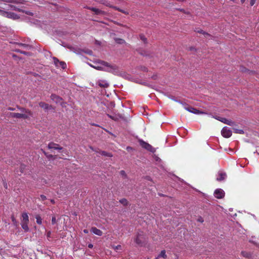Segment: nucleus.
<instances>
[{
    "label": "nucleus",
    "mask_w": 259,
    "mask_h": 259,
    "mask_svg": "<svg viewBox=\"0 0 259 259\" xmlns=\"http://www.w3.org/2000/svg\"><path fill=\"white\" fill-rule=\"evenodd\" d=\"M92 66L98 70L107 71L115 75H118L119 73V69L117 66L114 65H111L104 61H102L99 65Z\"/></svg>",
    "instance_id": "nucleus-1"
},
{
    "label": "nucleus",
    "mask_w": 259,
    "mask_h": 259,
    "mask_svg": "<svg viewBox=\"0 0 259 259\" xmlns=\"http://www.w3.org/2000/svg\"><path fill=\"white\" fill-rule=\"evenodd\" d=\"M30 111H26V113H10V116L13 118L27 119L32 116Z\"/></svg>",
    "instance_id": "nucleus-2"
},
{
    "label": "nucleus",
    "mask_w": 259,
    "mask_h": 259,
    "mask_svg": "<svg viewBox=\"0 0 259 259\" xmlns=\"http://www.w3.org/2000/svg\"><path fill=\"white\" fill-rule=\"evenodd\" d=\"M139 142L140 145L142 147V148L145 149L147 151H150L152 153H154L156 151V150L154 147H153L151 145L144 141L143 140H139Z\"/></svg>",
    "instance_id": "nucleus-3"
},
{
    "label": "nucleus",
    "mask_w": 259,
    "mask_h": 259,
    "mask_svg": "<svg viewBox=\"0 0 259 259\" xmlns=\"http://www.w3.org/2000/svg\"><path fill=\"white\" fill-rule=\"evenodd\" d=\"M221 133L224 137L228 138L231 136L232 132L229 128L225 126L222 129Z\"/></svg>",
    "instance_id": "nucleus-4"
},
{
    "label": "nucleus",
    "mask_w": 259,
    "mask_h": 259,
    "mask_svg": "<svg viewBox=\"0 0 259 259\" xmlns=\"http://www.w3.org/2000/svg\"><path fill=\"white\" fill-rule=\"evenodd\" d=\"M214 196L218 199L223 198L225 196V192L222 189H217L214 192Z\"/></svg>",
    "instance_id": "nucleus-5"
},
{
    "label": "nucleus",
    "mask_w": 259,
    "mask_h": 259,
    "mask_svg": "<svg viewBox=\"0 0 259 259\" xmlns=\"http://www.w3.org/2000/svg\"><path fill=\"white\" fill-rule=\"evenodd\" d=\"M53 60L54 64L56 67H61L62 69H65L66 67V64L64 62L59 61L56 58H54Z\"/></svg>",
    "instance_id": "nucleus-6"
},
{
    "label": "nucleus",
    "mask_w": 259,
    "mask_h": 259,
    "mask_svg": "<svg viewBox=\"0 0 259 259\" xmlns=\"http://www.w3.org/2000/svg\"><path fill=\"white\" fill-rule=\"evenodd\" d=\"M185 109L186 110L188 111L189 112L193 113L195 114H205L204 112L200 111L199 110L192 107H185Z\"/></svg>",
    "instance_id": "nucleus-7"
},
{
    "label": "nucleus",
    "mask_w": 259,
    "mask_h": 259,
    "mask_svg": "<svg viewBox=\"0 0 259 259\" xmlns=\"http://www.w3.org/2000/svg\"><path fill=\"white\" fill-rule=\"evenodd\" d=\"M5 7H1V8L5 11L15 10L18 11L19 9L17 8L15 6L10 4H5Z\"/></svg>",
    "instance_id": "nucleus-8"
},
{
    "label": "nucleus",
    "mask_w": 259,
    "mask_h": 259,
    "mask_svg": "<svg viewBox=\"0 0 259 259\" xmlns=\"http://www.w3.org/2000/svg\"><path fill=\"white\" fill-rule=\"evenodd\" d=\"M226 177L227 175L225 172L220 171L217 175L216 179L218 181H222L225 180Z\"/></svg>",
    "instance_id": "nucleus-9"
},
{
    "label": "nucleus",
    "mask_w": 259,
    "mask_h": 259,
    "mask_svg": "<svg viewBox=\"0 0 259 259\" xmlns=\"http://www.w3.org/2000/svg\"><path fill=\"white\" fill-rule=\"evenodd\" d=\"M143 234L142 233H138L136 236V237L135 238V242L139 245L142 246L143 244Z\"/></svg>",
    "instance_id": "nucleus-10"
},
{
    "label": "nucleus",
    "mask_w": 259,
    "mask_h": 259,
    "mask_svg": "<svg viewBox=\"0 0 259 259\" xmlns=\"http://www.w3.org/2000/svg\"><path fill=\"white\" fill-rule=\"evenodd\" d=\"M48 148L49 149H54V150H61L63 148L59 146V145L57 144L54 143H50L48 145Z\"/></svg>",
    "instance_id": "nucleus-11"
},
{
    "label": "nucleus",
    "mask_w": 259,
    "mask_h": 259,
    "mask_svg": "<svg viewBox=\"0 0 259 259\" xmlns=\"http://www.w3.org/2000/svg\"><path fill=\"white\" fill-rule=\"evenodd\" d=\"M39 106L41 108H43L45 111H47L52 108V106L49 105L48 104H47L43 102H39Z\"/></svg>",
    "instance_id": "nucleus-12"
},
{
    "label": "nucleus",
    "mask_w": 259,
    "mask_h": 259,
    "mask_svg": "<svg viewBox=\"0 0 259 259\" xmlns=\"http://www.w3.org/2000/svg\"><path fill=\"white\" fill-rule=\"evenodd\" d=\"M51 99L56 103H62V99L58 96L53 94L51 96Z\"/></svg>",
    "instance_id": "nucleus-13"
},
{
    "label": "nucleus",
    "mask_w": 259,
    "mask_h": 259,
    "mask_svg": "<svg viewBox=\"0 0 259 259\" xmlns=\"http://www.w3.org/2000/svg\"><path fill=\"white\" fill-rule=\"evenodd\" d=\"M88 9L94 12L96 15H104L105 14L104 11L96 8L89 7Z\"/></svg>",
    "instance_id": "nucleus-14"
},
{
    "label": "nucleus",
    "mask_w": 259,
    "mask_h": 259,
    "mask_svg": "<svg viewBox=\"0 0 259 259\" xmlns=\"http://www.w3.org/2000/svg\"><path fill=\"white\" fill-rule=\"evenodd\" d=\"M98 84L101 88H107L109 83L106 80H100L98 82Z\"/></svg>",
    "instance_id": "nucleus-15"
},
{
    "label": "nucleus",
    "mask_w": 259,
    "mask_h": 259,
    "mask_svg": "<svg viewBox=\"0 0 259 259\" xmlns=\"http://www.w3.org/2000/svg\"><path fill=\"white\" fill-rule=\"evenodd\" d=\"M91 231L93 233H94L97 235H98V236H102V234H103L102 232L100 230L96 228V227L92 228Z\"/></svg>",
    "instance_id": "nucleus-16"
},
{
    "label": "nucleus",
    "mask_w": 259,
    "mask_h": 259,
    "mask_svg": "<svg viewBox=\"0 0 259 259\" xmlns=\"http://www.w3.org/2000/svg\"><path fill=\"white\" fill-rule=\"evenodd\" d=\"M5 16L13 19H16L19 18V17L17 14L12 12H7V14Z\"/></svg>",
    "instance_id": "nucleus-17"
},
{
    "label": "nucleus",
    "mask_w": 259,
    "mask_h": 259,
    "mask_svg": "<svg viewBox=\"0 0 259 259\" xmlns=\"http://www.w3.org/2000/svg\"><path fill=\"white\" fill-rule=\"evenodd\" d=\"M160 257H162L163 258H166L167 257L165 250H162L159 254L155 259H159Z\"/></svg>",
    "instance_id": "nucleus-18"
},
{
    "label": "nucleus",
    "mask_w": 259,
    "mask_h": 259,
    "mask_svg": "<svg viewBox=\"0 0 259 259\" xmlns=\"http://www.w3.org/2000/svg\"><path fill=\"white\" fill-rule=\"evenodd\" d=\"M22 222H28L29 218L27 213H23L22 214Z\"/></svg>",
    "instance_id": "nucleus-19"
},
{
    "label": "nucleus",
    "mask_w": 259,
    "mask_h": 259,
    "mask_svg": "<svg viewBox=\"0 0 259 259\" xmlns=\"http://www.w3.org/2000/svg\"><path fill=\"white\" fill-rule=\"evenodd\" d=\"M28 223V222H22L21 223L22 228L25 232H28L29 231Z\"/></svg>",
    "instance_id": "nucleus-20"
},
{
    "label": "nucleus",
    "mask_w": 259,
    "mask_h": 259,
    "mask_svg": "<svg viewBox=\"0 0 259 259\" xmlns=\"http://www.w3.org/2000/svg\"><path fill=\"white\" fill-rule=\"evenodd\" d=\"M6 2L10 3H15V4H23L24 1L23 0H7Z\"/></svg>",
    "instance_id": "nucleus-21"
},
{
    "label": "nucleus",
    "mask_w": 259,
    "mask_h": 259,
    "mask_svg": "<svg viewBox=\"0 0 259 259\" xmlns=\"http://www.w3.org/2000/svg\"><path fill=\"white\" fill-rule=\"evenodd\" d=\"M35 219L36 220V223L40 225L42 223V219L39 215H36L35 217Z\"/></svg>",
    "instance_id": "nucleus-22"
},
{
    "label": "nucleus",
    "mask_w": 259,
    "mask_h": 259,
    "mask_svg": "<svg viewBox=\"0 0 259 259\" xmlns=\"http://www.w3.org/2000/svg\"><path fill=\"white\" fill-rule=\"evenodd\" d=\"M115 41L117 43L119 44H122L125 43L124 40H123V39H121V38H115Z\"/></svg>",
    "instance_id": "nucleus-23"
},
{
    "label": "nucleus",
    "mask_w": 259,
    "mask_h": 259,
    "mask_svg": "<svg viewBox=\"0 0 259 259\" xmlns=\"http://www.w3.org/2000/svg\"><path fill=\"white\" fill-rule=\"evenodd\" d=\"M119 202L125 206L127 205L128 203L127 200L125 198L121 199L119 200Z\"/></svg>",
    "instance_id": "nucleus-24"
},
{
    "label": "nucleus",
    "mask_w": 259,
    "mask_h": 259,
    "mask_svg": "<svg viewBox=\"0 0 259 259\" xmlns=\"http://www.w3.org/2000/svg\"><path fill=\"white\" fill-rule=\"evenodd\" d=\"M11 220H12V222H13V223L14 225L15 226H17V225H18V223H17V222L15 218L14 217V215H12L11 216Z\"/></svg>",
    "instance_id": "nucleus-25"
},
{
    "label": "nucleus",
    "mask_w": 259,
    "mask_h": 259,
    "mask_svg": "<svg viewBox=\"0 0 259 259\" xmlns=\"http://www.w3.org/2000/svg\"><path fill=\"white\" fill-rule=\"evenodd\" d=\"M100 153L104 156H108V157H111L112 155L110 153H107L105 151H102L100 152Z\"/></svg>",
    "instance_id": "nucleus-26"
},
{
    "label": "nucleus",
    "mask_w": 259,
    "mask_h": 259,
    "mask_svg": "<svg viewBox=\"0 0 259 259\" xmlns=\"http://www.w3.org/2000/svg\"><path fill=\"white\" fill-rule=\"evenodd\" d=\"M234 131L236 134H243L244 132L242 130H239L237 128H233Z\"/></svg>",
    "instance_id": "nucleus-27"
},
{
    "label": "nucleus",
    "mask_w": 259,
    "mask_h": 259,
    "mask_svg": "<svg viewBox=\"0 0 259 259\" xmlns=\"http://www.w3.org/2000/svg\"><path fill=\"white\" fill-rule=\"evenodd\" d=\"M217 119L225 124H227L228 120V119H226V118H221V117H219Z\"/></svg>",
    "instance_id": "nucleus-28"
},
{
    "label": "nucleus",
    "mask_w": 259,
    "mask_h": 259,
    "mask_svg": "<svg viewBox=\"0 0 259 259\" xmlns=\"http://www.w3.org/2000/svg\"><path fill=\"white\" fill-rule=\"evenodd\" d=\"M7 14V11H5L4 9L0 8V15L2 16H5Z\"/></svg>",
    "instance_id": "nucleus-29"
},
{
    "label": "nucleus",
    "mask_w": 259,
    "mask_h": 259,
    "mask_svg": "<svg viewBox=\"0 0 259 259\" xmlns=\"http://www.w3.org/2000/svg\"><path fill=\"white\" fill-rule=\"evenodd\" d=\"M113 8H114V9H115V10H118V11H120V12H122V13H124V14H128V12H127L126 11H124V10H121V9H119V8H117V7H113Z\"/></svg>",
    "instance_id": "nucleus-30"
},
{
    "label": "nucleus",
    "mask_w": 259,
    "mask_h": 259,
    "mask_svg": "<svg viewBox=\"0 0 259 259\" xmlns=\"http://www.w3.org/2000/svg\"><path fill=\"white\" fill-rule=\"evenodd\" d=\"M112 247L115 250H121L122 248L120 245H118L117 246H113Z\"/></svg>",
    "instance_id": "nucleus-31"
},
{
    "label": "nucleus",
    "mask_w": 259,
    "mask_h": 259,
    "mask_svg": "<svg viewBox=\"0 0 259 259\" xmlns=\"http://www.w3.org/2000/svg\"><path fill=\"white\" fill-rule=\"evenodd\" d=\"M241 254H242V255L243 256H245L246 257H249L250 256V254L249 253H247V252H244V251H242L241 252Z\"/></svg>",
    "instance_id": "nucleus-32"
},
{
    "label": "nucleus",
    "mask_w": 259,
    "mask_h": 259,
    "mask_svg": "<svg viewBox=\"0 0 259 259\" xmlns=\"http://www.w3.org/2000/svg\"><path fill=\"white\" fill-rule=\"evenodd\" d=\"M141 39L144 42L146 43L147 42V38L143 35H140V36Z\"/></svg>",
    "instance_id": "nucleus-33"
},
{
    "label": "nucleus",
    "mask_w": 259,
    "mask_h": 259,
    "mask_svg": "<svg viewBox=\"0 0 259 259\" xmlns=\"http://www.w3.org/2000/svg\"><path fill=\"white\" fill-rule=\"evenodd\" d=\"M227 124L231 125V126H233V125H235V123L234 121H233L232 120H228Z\"/></svg>",
    "instance_id": "nucleus-34"
},
{
    "label": "nucleus",
    "mask_w": 259,
    "mask_h": 259,
    "mask_svg": "<svg viewBox=\"0 0 259 259\" xmlns=\"http://www.w3.org/2000/svg\"><path fill=\"white\" fill-rule=\"evenodd\" d=\"M18 108L21 110L22 112H24V113H26V111H29V110H27L25 108H20V107H18Z\"/></svg>",
    "instance_id": "nucleus-35"
},
{
    "label": "nucleus",
    "mask_w": 259,
    "mask_h": 259,
    "mask_svg": "<svg viewBox=\"0 0 259 259\" xmlns=\"http://www.w3.org/2000/svg\"><path fill=\"white\" fill-rule=\"evenodd\" d=\"M120 174L121 175H122L123 177L126 178V174L124 170H121L120 172Z\"/></svg>",
    "instance_id": "nucleus-36"
},
{
    "label": "nucleus",
    "mask_w": 259,
    "mask_h": 259,
    "mask_svg": "<svg viewBox=\"0 0 259 259\" xmlns=\"http://www.w3.org/2000/svg\"><path fill=\"white\" fill-rule=\"evenodd\" d=\"M25 167V166L24 165H21L20 166V171L22 173L24 172V169Z\"/></svg>",
    "instance_id": "nucleus-37"
},
{
    "label": "nucleus",
    "mask_w": 259,
    "mask_h": 259,
    "mask_svg": "<svg viewBox=\"0 0 259 259\" xmlns=\"http://www.w3.org/2000/svg\"><path fill=\"white\" fill-rule=\"evenodd\" d=\"M197 221L198 222H200V223H203L204 220H203V219L201 217H200L198 218L197 219Z\"/></svg>",
    "instance_id": "nucleus-38"
},
{
    "label": "nucleus",
    "mask_w": 259,
    "mask_h": 259,
    "mask_svg": "<svg viewBox=\"0 0 259 259\" xmlns=\"http://www.w3.org/2000/svg\"><path fill=\"white\" fill-rule=\"evenodd\" d=\"M56 223V219L55 217H52V224H55Z\"/></svg>",
    "instance_id": "nucleus-39"
},
{
    "label": "nucleus",
    "mask_w": 259,
    "mask_h": 259,
    "mask_svg": "<svg viewBox=\"0 0 259 259\" xmlns=\"http://www.w3.org/2000/svg\"><path fill=\"white\" fill-rule=\"evenodd\" d=\"M255 2H256V0H250V5L251 6L254 5V4H255Z\"/></svg>",
    "instance_id": "nucleus-40"
},
{
    "label": "nucleus",
    "mask_w": 259,
    "mask_h": 259,
    "mask_svg": "<svg viewBox=\"0 0 259 259\" xmlns=\"http://www.w3.org/2000/svg\"><path fill=\"white\" fill-rule=\"evenodd\" d=\"M100 3H101L103 4L104 5H106V6H107L111 7V6L110 5L109 3H108V2L104 3V2H100Z\"/></svg>",
    "instance_id": "nucleus-41"
},
{
    "label": "nucleus",
    "mask_w": 259,
    "mask_h": 259,
    "mask_svg": "<svg viewBox=\"0 0 259 259\" xmlns=\"http://www.w3.org/2000/svg\"><path fill=\"white\" fill-rule=\"evenodd\" d=\"M107 116H108L109 118H111V119H113V120H116V118H115L114 116H112V115H109V114H107Z\"/></svg>",
    "instance_id": "nucleus-42"
},
{
    "label": "nucleus",
    "mask_w": 259,
    "mask_h": 259,
    "mask_svg": "<svg viewBox=\"0 0 259 259\" xmlns=\"http://www.w3.org/2000/svg\"><path fill=\"white\" fill-rule=\"evenodd\" d=\"M40 197L41 198L42 200H44L46 199V197L45 196V195H41L40 196Z\"/></svg>",
    "instance_id": "nucleus-43"
},
{
    "label": "nucleus",
    "mask_w": 259,
    "mask_h": 259,
    "mask_svg": "<svg viewBox=\"0 0 259 259\" xmlns=\"http://www.w3.org/2000/svg\"><path fill=\"white\" fill-rule=\"evenodd\" d=\"M51 232L50 231H49L48 233H47V237L48 238H49L51 237Z\"/></svg>",
    "instance_id": "nucleus-44"
},
{
    "label": "nucleus",
    "mask_w": 259,
    "mask_h": 259,
    "mask_svg": "<svg viewBox=\"0 0 259 259\" xmlns=\"http://www.w3.org/2000/svg\"><path fill=\"white\" fill-rule=\"evenodd\" d=\"M45 155L48 157V158H51V157H53V156L52 155H48L47 154V153H45Z\"/></svg>",
    "instance_id": "nucleus-45"
},
{
    "label": "nucleus",
    "mask_w": 259,
    "mask_h": 259,
    "mask_svg": "<svg viewBox=\"0 0 259 259\" xmlns=\"http://www.w3.org/2000/svg\"><path fill=\"white\" fill-rule=\"evenodd\" d=\"M20 46H22V47H27V45H25V44H19Z\"/></svg>",
    "instance_id": "nucleus-46"
},
{
    "label": "nucleus",
    "mask_w": 259,
    "mask_h": 259,
    "mask_svg": "<svg viewBox=\"0 0 259 259\" xmlns=\"http://www.w3.org/2000/svg\"><path fill=\"white\" fill-rule=\"evenodd\" d=\"M126 150L128 151H130V150H132V148L131 147H127L126 148Z\"/></svg>",
    "instance_id": "nucleus-47"
},
{
    "label": "nucleus",
    "mask_w": 259,
    "mask_h": 259,
    "mask_svg": "<svg viewBox=\"0 0 259 259\" xmlns=\"http://www.w3.org/2000/svg\"><path fill=\"white\" fill-rule=\"evenodd\" d=\"M200 33H203L205 34L206 36H210V35H209V34H208V33H204V32H203L202 30H201V31H200Z\"/></svg>",
    "instance_id": "nucleus-48"
},
{
    "label": "nucleus",
    "mask_w": 259,
    "mask_h": 259,
    "mask_svg": "<svg viewBox=\"0 0 259 259\" xmlns=\"http://www.w3.org/2000/svg\"><path fill=\"white\" fill-rule=\"evenodd\" d=\"M8 109L9 110H10V111H13V110H15V109H14V108H12V107H9V108H8Z\"/></svg>",
    "instance_id": "nucleus-49"
},
{
    "label": "nucleus",
    "mask_w": 259,
    "mask_h": 259,
    "mask_svg": "<svg viewBox=\"0 0 259 259\" xmlns=\"http://www.w3.org/2000/svg\"><path fill=\"white\" fill-rule=\"evenodd\" d=\"M88 247L90 248H92L93 247V245L92 244H89V245H88Z\"/></svg>",
    "instance_id": "nucleus-50"
},
{
    "label": "nucleus",
    "mask_w": 259,
    "mask_h": 259,
    "mask_svg": "<svg viewBox=\"0 0 259 259\" xmlns=\"http://www.w3.org/2000/svg\"><path fill=\"white\" fill-rule=\"evenodd\" d=\"M5 4H3V3H1L0 4V8H1V7H5Z\"/></svg>",
    "instance_id": "nucleus-51"
},
{
    "label": "nucleus",
    "mask_w": 259,
    "mask_h": 259,
    "mask_svg": "<svg viewBox=\"0 0 259 259\" xmlns=\"http://www.w3.org/2000/svg\"><path fill=\"white\" fill-rule=\"evenodd\" d=\"M83 232H84V233H85V234H87V233H89V231H88V230H87V229H84V230H83Z\"/></svg>",
    "instance_id": "nucleus-52"
},
{
    "label": "nucleus",
    "mask_w": 259,
    "mask_h": 259,
    "mask_svg": "<svg viewBox=\"0 0 259 259\" xmlns=\"http://www.w3.org/2000/svg\"><path fill=\"white\" fill-rule=\"evenodd\" d=\"M4 187L7 189V184L6 182H4Z\"/></svg>",
    "instance_id": "nucleus-53"
},
{
    "label": "nucleus",
    "mask_w": 259,
    "mask_h": 259,
    "mask_svg": "<svg viewBox=\"0 0 259 259\" xmlns=\"http://www.w3.org/2000/svg\"><path fill=\"white\" fill-rule=\"evenodd\" d=\"M16 51H17V52H19V50H16ZM20 52L21 53H22V54H26V53H25V52H24L20 51Z\"/></svg>",
    "instance_id": "nucleus-54"
},
{
    "label": "nucleus",
    "mask_w": 259,
    "mask_h": 259,
    "mask_svg": "<svg viewBox=\"0 0 259 259\" xmlns=\"http://www.w3.org/2000/svg\"><path fill=\"white\" fill-rule=\"evenodd\" d=\"M246 0H241V3L243 4L245 2Z\"/></svg>",
    "instance_id": "nucleus-55"
},
{
    "label": "nucleus",
    "mask_w": 259,
    "mask_h": 259,
    "mask_svg": "<svg viewBox=\"0 0 259 259\" xmlns=\"http://www.w3.org/2000/svg\"><path fill=\"white\" fill-rule=\"evenodd\" d=\"M26 13L28 14H29V15H32V13H31V12H27Z\"/></svg>",
    "instance_id": "nucleus-56"
},
{
    "label": "nucleus",
    "mask_w": 259,
    "mask_h": 259,
    "mask_svg": "<svg viewBox=\"0 0 259 259\" xmlns=\"http://www.w3.org/2000/svg\"><path fill=\"white\" fill-rule=\"evenodd\" d=\"M148 259H150V258H148Z\"/></svg>",
    "instance_id": "nucleus-57"
}]
</instances>
